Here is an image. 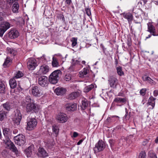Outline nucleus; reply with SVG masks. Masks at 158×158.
<instances>
[{"label": "nucleus", "instance_id": "nucleus-36", "mask_svg": "<svg viewBox=\"0 0 158 158\" xmlns=\"http://www.w3.org/2000/svg\"><path fill=\"white\" fill-rule=\"evenodd\" d=\"M5 86L4 84L2 82H0V93L3 94L5 92Z\"/></svg>", "mask_w": 158, "mask_h": 158}, {"label": "nucleus", "instance_id": "nucleus-27", "mask_svg": "<svg viewBox=\"0 0 158 158\" xmlns=\"http://www.w3.org/2000/svg\"><path fill=\"white\" fill-rule=\"evenodd\" d=\"M9 85L12 89L15 88L17 86V83L15 78L11 79L9 80Z\"/></svg>", "mask_w": 158, "mask_h": 158}, {"label": "nucleus", "instance_id": "nucleus-14", "mask_svg": "<svg viewBox=\"0 0 158 158\" xmlns=\"http://www.w3.org/2000/svg\"><path fill=\"white\" fill-rule=\"evenodd\" d=\"M77 105L76 103H67L65 106L66 110L68 111H74L77 109Z\"/></svg>", "mask_w": 158, "mask_h": 158}, {"label": "nucleus", "instance_id": "nucleus-5", "mask_svg": "<svg viewBox=\"0 0 158 158\" xmlns=\"http://www.w3.org/2000/svg\"><path fill=\"white\" fill-rule=\"evenodd\" d=\"M37 122L36 119L34 118H30L27 122V129L31 130L34 129L37 125Z\"/></svg>", "mask_w": 158, "mask_h": 158}, {"label": "nucleus", "instance_id": "nucleus-11", "mask_svg": "<svg viewBox=\"0 0 158 158\" xmlns=\"http://www.w3.org/2000/svg\"><path fill=\"white\" fill-rule=\"evenodd\" d=\"M147 31L149 32L154 36H158V34L156 32V30L154 26L152 25V23H147Z\"/></svg>", "mask_w": 158, "mask_h": 158}, {"label": "nucleus", "instance_id": "nucleus-55", "mask_svg": "<svg viewBox=\"0 0 158 158\" xmlns=\"http://www.w3.org/2000/svg\"><path fill=\"white\" fill-rule=\"evenodd\" d=\"M65 3L68 5H70L72 3V0H65Z\"/></svg>", "mask_w": 158, "mask_h": 158}, {"label": "nucleus", "instance_id": "nucleus-44", "mask_svg": "<svg viewBox=\"0 0 158 158\" xmlns=\"http://www.w3.org/2000/svg\"><path fill=\"white\" fill-rule=\"evenodd\" d=\"M52 129L53 131L55 132L56 134H57L58 131L59 129L58 127L56 125H53L52 127Z\"/></svg>", "mask_w": 158, "mask_h": 158}, {"label": "nucleus", "instance_id": "nucleus-9", "mask_svg": "<svg viewBox=\"0 0 158 158\" xmlns=\"http://www.w3.org/2000/svg\"><path fill=\"white\" fill-rule=\"evenodd\" d=\"M15 113L13 121L15 123L19 125L22 119V115L20 111L18 110H16L15 111Z\"/></svg>", "mask_w": 158, "mask_h": 158}, {"label": "nucleus", "instance_id": "nucleus-62", "mask_svg": "<svg viewBox=\"0 0 158 158\" xmlns=\"http://www.w3.org/2000/svg\"><path fill=\"white\" fill-rule=\"evenodd\" d=\"M152 35V34L149 35L148 36L146 37V39L150 38L151 37Z\"/></svg>", "mask_w": 158, "mask_h": 158}, {"label": "nucleus", "instance_id": "nucleus-22", "mask_svg": "<svg viewBox=\"0 0 158 158\" xmlns=\"http://www.w3.org/2000/svg\"><path fill=\"white\" fill-rule=\"evenodd\" d=\"M127 101V99L125 98H122L121 97H116L114 98V102L115 103L120 104L123 105L126 103Z\"/></svg>", "mask_w": 158, "mask_h": 158}, {"label": "nucleus", "instance_id": "nucleus-16", "mask_svg": "<svg viewBox=\"0 0 158 158\" xmlns=\"http://www.w3.org/2000/svg\"><path fill=\"white\" fill-rule=\"evenodd\" d=\"M19 35L18 31L15 29H11L9 33V35L11 39L17 38Z\"/></svg>", "mask_w": 158, "mask_h": 158}, {"label": "nucleus", "instance_id": "nucleus-47", "mask_svg": "<svg viewBox=\"0 0 158 158\" xmlns=\"http://www.w3.org/2000/svg\"><path fill=\"white\" fill-rule=\"evenodd\" d=\"M54 144L53 142H52L50 143H47L46 146L48 148H51L52 146H53Z\"/></svg>", "mask_w": 158, "mask_h": 158}, {"label": "nucleus", "instance_id": "nucleus-58", "mask_svg": "<svg viewBox=\"0 0 158 158\" xmlns=\"http://www.w3.org/2000/svg\"><path fill=\"white\" fill-rule=\"evenodd\" d=\"M110 143V144L111 147L113 145V143H114V141L112 139H110L109 141Z\"/></svg>", "mask_w": 158, "mask_h": 158}, {"label": "nucleus", "instance_id": "nucleus-41", "mask_svg": "<svg viewBox=\"0 0 158 158\" xmlns=\"http://www.w3.org/2000/svg\"><path fill=\"white\" fill-rule=\"evenodd\" d=\"M77 39L76 38L73 37L72 38L71 41L72 43V47H74L77 44Z\"/></svg>", "mask_w": 158, "mask_h": 158}, {"label": "nucleus", "instance_id": "nucleus-50", "mask_svg": "<svg viewBox=\"0 0 158 158\" xmlns=\"http://www.w3.org/2000/svg\"><path fill=\"white\" fill-rule=\"evenodd\" d=\"M146 90L145 89H141L140 91V94L144 96L145 95Z\"/></svg>", "mask_w": 158, "mask_h": 158}, {"label": "nucleus", "instance_id": "nucleus-2", "mask_svg": "<svg viewBox=\"0 0 158 158\" xmlns=\"http://www.w3.org/2000/svg\"><path fill=\"white\" fill-rule=\"evenodd\" d=\"M60 70H56L53 71L50 75L49 81L52 84H55L58 82L59 75L61 73Z\"/></svg>", "mask_w": 158, "mask_h": 158}, {"label": "nucleus", "instance_id": "nucleus-24", "mask_svg": "<svg viewBox=\"0 0 158 158\" xmlns=\"http://www.w3.org/2000/svg\"><path fill=\"white\" fill-rule=\"evenodd\" d=\"M123 16L124 18L127 19L129 22H131L133 19L132 15L130 13H123Z\"/></svg>", "mask_w": 158, "mask_h": 158}, {"label": "nucleus", "instance_id": "nucleus-64", "mask_svg": "<svg viewBox=\"0 0 158 158\" xmlns=\"http://www.w3.org/2000/svg\"><path fill=\"white\" fill-rule=\"evenodd\" d=\"M148 142V140H146V141H144L143 143V145H145Z\"/></svg>", "mask_w": 158, "mask_h": 158}, {"label": "nucleus", "instance_id": "nucleus-31", "mask_svg": "<svg viewBox=\"0 0 158 158\" xmlns=\"http://www.w3.org/2000/svg\"><path fill=\"white\" fill-rule=\"evenodd\" d=\"M156 98L152 97H150L148 99V104L150 105H151L152 108H153L155 106V101Z\"/></svg>", "mask_w": 158, "mask_h": 158}, {"label": "nucleus", "instance_id": "nucleus-48", "mask_svg": "<svg viewBox=\"0 0 158 158\" xmlns=\"http://www.w3.org/2000/svg\"><path fill=\"white\" fill-rule=\"evenodd\" d=\"M85 11L87 15L89 16L91 15V12L90 9L89 8H86L85 9Z\"/></svg>", "mask_w": 158, "mask_h": 158}, {"label": "nucleus", "instance_id": "nucleus-1", "mask_svg": "<svg viewBox=\"0 0 158 158\" xmlns=\"http://www.w3.org/2000/svg\"><path fill=\"white\" fill-rule=\"evenodd\" d=\"M21 104L23 106H25L26 110L27 112L33 111L36 113L40 109V106L35 103L34 100L32 99L29 96L26 97L22 102Z\"/></svg>", "mask_w": 158, "mask_h": 158}, {"label": "nucleus", "instance_id": "nucleus-15", "mask_svg": "<svg viewBox=\"0 0 158 158\" xmlns=\"http://www.w3.org/2000/svg\"><path fill=\"white\" fill-rule=\"evenodd\" d=\"M49 67L47 65H44L40 66L38 72L39 74H45L48 73L49 71Z\"/></svg>", "mask_w": 158, "mask_h": 158}, {"label": "nucleus", "instance_id": "nucleus-18", "mask_svg": "<svg viewBox=\"0 0 158 158\" xmlns=\"http://www.w3.org/2000/svg\"><path fill=\"white\" fill-rule=\"evenodd\" d=\"M81 93L80 91L72 92L68 95V98L70 100L74 99L79 97Z\"/></svg>", "mask_w": 158, "mask_h": 158}, {"label": "nucleus", "instance_id": "nucleus-56", "mask_svg": "<svg viewBox=\"0 0 158 158\" xmlns=\"http://www.w3.org/2000/svg\"><path fill=\"white\" fill-rule=\"evenodd\" d=\"M55 56L57 57H59V58H60L61 59H63L62 56L60 54L58 53V54H56L55 55Z\"/></svg>", "mask_w": 158, "mask_h": 158}, {"label": "nucleus", "instance_id": "nucleus-57", "mask_svg": "<svg viewBox=\"0 0 158 158\" xmlns=\"http://www.w3.org/2000/svg\"><path fill=\"white\" fill-rule=\"evenodd\" d=\"M152 85H154L156 84L155 82L151 79H150V81L149 82Z\"/></svg>", "mask_w": 158, "mask_h": 158}, {"label": "nucleus", "instance_id": "nucleus-42", "mask_svg": "<svg viewBox=\"0 0 158 158\" xmlns=\"http://www.w3.org/2000/svg\"><path fill=\"white\" fill-rule=\"evenodd\" d=\"M149 156L151 158H157L156 154L152 150L150 151L148 153Z\"/></svg>", "mask_w": 158, "mask_h": 158}, {"label": "nucleus", "instance_id": "nucleus-26", "mask_svg": "<svg viewBox=\"0 0 158 158\" xmlns=\"http://www.w3.org/2000/svg\"><path fill=\"white\" fill-rule=\"evenodd\" d=\"M12 11L14 13H17L19 8V5L18 2H15L13 4L12 7Z\"/></svg>", "mask_w": 158, "mask_h": 158}, {"label": "nucleus", "instance_id": "nucleus-52", "mask_svg": "<svg viewBox=\"0 0 158 158\" xmlns=\"http://www.w3.org/2000/svg\"><path fill=\"white\" fill-rule=\"evenodd\" d=\"M143 78L144 81H147L148 83L149 82L150 80V79H151V78L150 77H148L146 76L143 77Z\"/></svg>", "mask_w": 158, "mask_h": 158}, {"label": "nucleus", "instance_id": "nucleus-37", "mask_svg": "<svg viewBox=\"0 0 158 158\" xmlns=\"http://www.w3.org/2000/svg\"><path fill=\"white\" fill-rule=\"evenodd\" d=\"M116 70L117 74L120 76H123L124 73L122 71V68L120 66L117 67L116 68Z\"/></svg>", "mask_w": 158, "mask_h": 158}, {"label": "nucleus", "instance_id": "nucleus-29", "mask_svg": "<svg viewBox=\"0 0 158 158\" xmlns=\"http://www.w3.org/2000/svg\"><path fill=\"white\" fill-rule=\"evenodd\" d=\"M81 62L80 58H79L78 59H76L75 58H73L71 62V64H73L74 66L77 65H80Z\"/></svg>", "mask_w": 158, "mask_h": 158}, {"label": "nucleus", "instance_id": "nucleus-53", "mask_svg": "<svg viewBox=\"0 0 158 158\" xmlns=\"http://www.w3.org/2000/svg\"><path fill=\"white\" fill-rule=\"evenodd\" d=\"M6 31L0 27V36L2 37Z\"/></svg>", "mask_w": 158, "mask_h": 158}, {"label": "nucleus", "instance_id": "nucleus-6", "mask_svg": "<svg viewBox=\"0 0 158 158\" xmlns=\"http://www.w3.org/2000/svg\"><path fill=\"white\" fill-rule=\"evenodd\" d=\"M15 143L19 145H21L25 143V136L22 134H19L14 138Z\"/></svg>", "mask_w": 158, "mask_h": 158}, {"label": "nucleus", "instance_id": "nucleus-3", "mask_svg": "<svg viewBox=\"0 0 158 158\" xmlns=\"http://www.w3.org/2000/svg\"><path fill=\"white\" fill-rule=\"evenodd\" d=\"M105 143L102 140H99L95 145L94 148V152L97 153L98 152L103 151L105 148Z\"/></svg>", "mask_w": 158, "mask_h": 158}, {"label": "nucleus", "instance_id": "nucleus-30", "mask_svg": "<svg viewBox=\"0 0 158 158\" xmlns=\"http://www.w3.org/2000/svg\"><path fill=\"white\" fill-rule=\"evenodd\" d=\"M12 60L10 57H7L3 65L4 67L9 66L11 63Z\"/></svg>", "mask_w": 158, "mask_h": 158}, {"label": "nucleus", "instance_id": "nucleus-8", "mask_svg": "<svg viewBox=\"0 0 158 158\" xmlns=\"http://www.w3.org/2000/svg\"><path fill=\"white\" fill-rule=\"evenodd\" d=\"M31 93L33 96L37 97H40L43 94L41 90L37 86H35L32 88Z\"/></svg>", "mask_w": 158, "mask_h": 158}, {"label": "nucleus", "instance_id": "nucleus-54", "mask_svg": "<svg viewBox=\"0 0 158 158\" xmlns=\"http://www.w3.org/2000/svg\"><path fill=\"white\" fill-rule=\"evenodd\" d=\"M153 95L155 97H156L158 95V90H155L153 91Z\"/></svg>", "mask_w": 158, "mask_h": 158}, {"label": "nucleus", "instance_id": "nucleus-10", "mask_svg": "<svg viewBox=\"0 0 158 158\" xmlns=\"http://www.w3.org/2000/svg\"><path fill=\"white\" fill-rule=\"evenodd\" d=\"M49 81L48 77L45 76H42L40 77L38 79L39 84L43 87L47 85Z\"/></svg>", "mask_w": 158, "mask_h": 158}, {"label": "nucleus", "instance_id": "nucleus-40", "mask_svg": "<svg viewBox=\"0 0 158 158\" xmlns=\"http://www.w3.org/2000/svg\"><path fill=\"white\" fill-rule=\"evenodd\" d=\"M126 114L124 116V119L126 121L130 120L131 118L130 113H129L128 112V110L127 108L125 109Z\"/></svg>", "mask_w": 158, "mask_h": 158}, {"label": "nucleus", "instance_id": "nucleus-17", "mask_svg": "<svg viewBox=\"0 0 158 158\" xmlns=\"http://www.w3.org/2000/svg\"><path fill=\"white\" fill-rule=\"evenodd\" d=\"M66 91V89L62 87H57L54 90V92L57 95H62L64 94Z\"/></svg>", "mask_w": 158, "mask_h": 158}, {"label": "nucleus", "instance_id": "nucleus-60", "mask_svg": "<svg viewBox=\"0 0 158 158\" xmlns=\"http://www.w3.org/2000/svg\"><path fill=\"white\" fill-rule=\"evenodd\" d=\"M83 140L82 139H81L77 143V145H80L83 142Z\"/></svg>", "mask_w": 158, "mask_h": 158}, {"label": "nucleus", "instance_id": "nucleus-19", "mask_svg": "<svg viewBox=\"0 0 158 158\" xmlns=\"http://www.w3.org/2000/svg\"><path fill=\"white\" fill-rule=\"evenodd\" d=\"M119 117L116 115L110 116L107 117L105 123L106 124H108L115 121L116 119L118 118Z\"/></svg>", "mask_w": 158, "mask_h": 158}, {"label": "nucleus", "instance_id": "nucleus-38", "mask_svg": "<svg viewBox=\"0 0 158 158\" xmlns=\"http://www.w3.org/2000/svg\"><path fill=\"white\" fill-rule=\"evenodd\" d=\"M7 112L3 111L0 112V120L2 121L6 117Z\"/></svg>", "mask_w": 158, "mask_h": 158}, {"label": "nucleus", "instance_id": "nucleus-25", "mask_svg": "<svg viewBox=\"0 0 158 158\" xmlns=\"http://www.w3.org/2000/svg\"><path fill=\"white\" fill-rule=\"evenodd\" d=\"M89 70L87 68H84L81 71L79 72V77H84L89 73Z\"/></svg>", "mask_w": 158, "mask_h": 158}, {"label": "nucleus", "instance_id": "nucleus-33", "mask_svg": "<svg viewBox=\"0 0 158 158\" xmlns=\"http://www.w3.org/2000/svg\"><path fill=\"white\" fill-rule=\"evenodd\" d=\"M94 87L93 84H91L90 85L86 86L84 89V91L85 93H88Z\"/></svg>", "mask_w": 158, "mask_h": 158}, {"label": "nucleus", "instance_id": "nucleus-23", "mask_svg": "<svg viewBox=\"0 0 158 158\" xmlns=\"http://www.w3.org/2000/svg\"><path fill=\"white\" fill-rule=\"evenodd\" d=\"M0 27L6 31L10 27V24L8 22H3L0 24Z\"/></svg>", "mask_w": 158, "mask_h": 158}, {"label": "nucleus", "instance_id": "nucleus-4", "mask_svg": "<svg viewBox=\"0 0 158 158\" xmlns=\"http://www.w3.org/2000/svg\"><path fill=\"white\" fill-rule=\"evenodd\" d=\"M3 133L5 138V139H3V140L6 144L9 145V144H10V143L12 142L9 139L11 132L9 129L4 128L3 130Z\"/></svg>", "mask_w": 158, "mask_h": 158}, {"label": "nucleus", "instance_id": "nucleus-28", "mask_svg": "<svg viewBox=\"0 0 158 158\" xmlns=\"http://www.w3.org/2000/svg\"><path fill=\"white\" fill-rule=\"evenodd\" d=\"M2 106L4 109L8 111L10 110L11 108V103L9 102H6L2 104Z\"/></svg>", "mask_w": 158, "mask_h": 158}, {"label": "nucleus", "instance_id": "nucleus-35", "mask_svg": "<svg viewBox=\"0 0 158 158\" xmlns=\"http://www.w3.org/2000/svg\"><path fill=\"white\" fill-rule=\"evenodd\" d=\"M52 64L53 67H57L59 66V64L56 58L53 57Z\"/></svg>", "mask_w": 158, "mask_h": 158}, {"label": "nucleus", "instance_id": "nucleus-51", "mask_svg": "<svg viewBox=\"0 0 158 158\" xmlns=\"http://www.w3.org/2000/svg\"><path fill=\"white\" fill-rule=\"evenodd\" d=\"M75 67L73 65L71 64V66L68 69L69 71L70 72L73 71L74 70Z\"/></svg>", "mask_w": 158, "mask_h": 158}, {"label": "nucleus", "instance_id": "nucleus-12", "mask_svg": "<svg viewBox=\"0 0 158 158\" xmlns=\"http://www.w3.org/2000/svg\"><path fill=\"white\" fill-rule=\"evenodd\" d=\"M56 119L59 122L64 123L67 121L68 118L65 114L60 113L57 116Z\"/></svg>", "mask_w": 158, "mask_h": 158}, {"label": "nucleus", "instance_id": "nucleus-20", "mask_svg": "<svg viewBox=\"0 0 158 158\" xmlns=\"http://www.w3.org/2000/svg\"><path fill=\"white\" fill-rule=\"evenodd\" d=\"M37 154L39 156L42 157H45L48 156L46 151L42 148H39Z\"/></svg>", "mask_w": 158, "mask_h": 158}, {"label": "nucleus", "instance_id": "nucleus-21", "mask_svg": "<svg viewBox=\"0 0 158 158\" xmlns=\"http://www.w3.org/2000/svg\"><path fill=\"white\" fill-rule=\"evenodd\" d=\"M10 149L12 150V151L15 152L17 156H20V152H19L17 148L15 147V145L12 142H10V144H9Z\"/></svg>", "mask_w": 158, "mask_h": 158}, {"label": "nucleus", "instance_id": "nucleus-43", "mask_svg": "<svg viewBox=\"0 0 158 158\" xmlns=\"http://www.w3.org/2000/svg\"><path fill=\"white\" fill-rule=\"evenodd\" d=\"M23 75V73L21 72L18 71L17 72L14 78H19L22 77Z\"/></svg>", "mask_w": 158, "mask_h": 158}, {"label": "nucleus", "instance_id": "nucleus-45", "mask_svg": "<svg viewBox=\"0 0 158 158\" xmlns=\"http://www.w3.org/2000/svg\"><path fill=\"white\" fill-rule=\"evenodd\" d=\"M146 153L145 151H142L140 153L139 158H146Z\"/></svg>", "mask_w": 158, "mask_h": 158}, {"label": "nucleus", "instance_id": "nucleus-46", "mask_svg": "<svg viewBox=\"0 0 158 158\" xmlns=\"http://www.w3.org/2000/svg\"><path fill=\"white\" fill-rule=\"evenodd\" d=\"M57 18L59 19H61L62 21L63 22H65V19L64 15L62 14H59L58 15Z\"/></svg>", "mask_w": 158, "mask_h": 158}, {"label": "nucleus", "instance_id": "nucleus-59", "mask_svg": "<svg viewBox=\"0 0 158 158\" xmlns=\"http://www.w3.org/2000/svg\"><path fill=\"white\" fill-rule=\"evenodd\" d=\"M78 133L76 132H74L73 133V137L74 138L76 137L78 135Z\"/></svg>", "mask_w": 158, "mask_h": 158}, {"label": "nucleus", "instance_id": "nucleus-32", "mask_svg": "<svg viewBox=\"0 0 158 158\" xmlns=\"http://www.w3.org/2000/svg\"><path fill=\"white\" fill-rule=\"evenodd\" d=\"M32 146H30L25 150V152L26 154L27 157H29L31 154Z\"/></svg>", "mask_w": 158, "mask_h": 158}, {"label": "nucleus", "instance_id": "nucleus-7", "mask_svg": "<svg viewBox=\"0 0 158 158\" xmlns=\"http://www.w3.org/2000/svg\"><path fill=\"white\" fill-rule=\"evenodd\" d=\"M110 87L113 88H115L118 84V80L115 77L113 76H110L108 80Z\"/></svg>", "mask_w": 158, "mask_h": 158}, {"label": "nucleus", "instance_id": "nucleus-39", "mask_svg": "<svg viewBox=\"0 0 158 158\" xmlns=\"http://www.w3.org/2000/svg\"><path fill=\"white\" fill-rule=\"evenodd\" d=\"M7 50L8 54H10L13 56H14L16 54V51L13 49L8 48Z\"/></svg>", "mask_w": 158, "mask_h": 158}, {"label": "nucleus", "instance_id": "nucleus-13", "mask_svg": "<svg viewBox=\"0 0 158 158\" xmlns=\"http://www.w3.org/2000/svg\"><path fill=\"white\" fill-rule=\"evenodd\" d=\"M28 69L31 70L34 69L37 66L36 60L33 58H30L27 63Z\"/></svg>", "mask_w": 158, "mask_h": 158}, {"label": "nucleus", "instance_id": "nucleus-34", "mask_svg": "<svg viewBox=\"0 0 158 158\" xmlns=\"http://www.w3.org/2000/svg\"><path fill=\"white\" fill-rule=\"evenodd\" d=\"M88 105V103L86 99H84V100H82L81 107L83 109L85 110V109Z\"/></svg>", "mask_w": 158, "mask_h": 158}, {"label": "nucleus", "instance_id": "nucleus-61", "mask_svg": "<svg viewBox=\"0 0 158 158\" xmlns=\"http://www.w3.org/2000/svg\"><path fill=\"white\" fill-rule=\"evenodd\" d=\"M155 143H158V136L156 137L155 140Z\"/></svg>", "mask_w": 158, "mask_h": 158}, {"label": "nucleus", "instance_id": "nucleus-63", "mask_svg": "<svg viewBox=\"0 0 158 158\" xmlns=\"http://www.w3.org/2000/svg\"><path fill=\"white\" fill-rule=\"evenodd\" d=\"M3 21V18L2 17L0 16V23L1 22H2V23Z\"/></svg>", "mask_w": 158, "mask_h": 158}, {"label": "nucleus", "instance_id": "nucleus-49", "mask_svg": "<svg viewBox=\"0 0 158 158\" xmlns=\"http://www.w3.org/2000/svg\"><path fill=\"white\" fill-rule=\"evenodd\" d=\"M64 79L66 81H69L71 79V76L70 74L66 75L64 77Z\"/></svg>", "mask_w": 158, "mask_h": 158}]
</instances>
